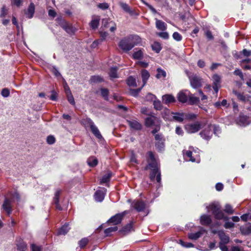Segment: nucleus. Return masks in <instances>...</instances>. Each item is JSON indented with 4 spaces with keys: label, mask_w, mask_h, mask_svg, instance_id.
<instances>
[{
    "label": "nucleus",
    "mask_w": 251,
    "mask_h": 251,
    "mask_svg": "<svg viewBox=\"0 0 251 251\" xmlns=\"http://www.w3.org/2000/svg\"><path fill=\"white\" fill-rule=\"evenodd\" d=\"M146 160L148 164L145 167L144 170L151 169L149 177L151 181H153L155 179L156 176L161 172L159 164L157 163L154 154L152 151H148L147 152Z\"/></svg>",
    "instance_id": "nucleus-1"
},
{
    "label": "nucleus",
    "mask_w": 251,
    "mask_h": 251,
    "mask_svg": "<svg viewBox=\"0 0 251 251\" xmlns=\"http://www.w3.org/2000/svg\"><path fill=\"white\" fill-rule=\"evenodd\" d=\"M141 42V38L137 35L130 34L121 39L119 47L125 52H127Z\"/></svg>",
    "instance_id": "nucleus-2"
},
{
    "label": "nucleus",
    "mask_w": 251,
    "mask_h": 251,
    "mask_svg": "<svg viewBox=\"0 0 251 251\" xmlns=\"http://www.w3.org/2000/svg\"><path fill=\"white\" fill-rule=\"evenodd\" d=\"M207 208L211 211L216 220H224L226 221L228 220V217L226 216L221 210L222 207L219 203H212Z\"/></svg>",
    "instance_id": "nucleus-3"
},
{
    "label": "nucleus",
    "mask_w": 251,
    "mask_h": 251,
    "mask_svg": "<svg viewBox=\"0 0 251 251\" xmlns=\"http://www.w3.org/2000/svg\"><path fill=\"white\" fill-rule=\"evenodd\" d=\"M128 211L125 210L122 213H117L112 216L107 221V224H111L114 226L121 224L124 217L128 213Z\"/></svg>",
    "instance_id": "nucleus-4"
},
{
    "label": "nucleus",
    "mask_w": 251,
    "mask_h": 251,
    "mask_svg": "<svg viewBox=\"0 0 251 251\" xmlns=\"http://www.w3.org/2000/svg\"><path fill=\"white\" fill-rule=\"evenodd\" d=\"M60 26L68 34H75L77 30L76 28L73 26V25L65 20L60 19L58 22Z\"/></svg>",
    "instance_id": "nucleus-5"
},
{
    "label": "nucleus",
    "mask_w": 251,
    "mask_h": 251,
    "mask_svg": "<svg viewBox=\"0 0 251 251\" xmlns=\"http://www.w3.org/2000/svg\"><path fill=\"white\" fill-rule=\"evenodd\" d=\"M191 85L195 89H198L202 86V78L197 75L189 77Z\"/></svg>",
    "instance_id": "nucleus-6"
},
{
    "label": "nucleus",
    "mask_w": 251,
    "mask_h": 251,
    "mask_svg": "<svg viewBox=\"0 0 251 251\" xmlns=\"http://www.w3.org/2000/svg\"><path fill=\"white\" fill-rule=\"evenodd\" d=\"M134 222L133 221H130L129 223L124 226L119 230V233L123 236L126 235L131 231H134L133 227Z\"/></svg>",
    "instance_id": "nucleus-7"
},
{
    "label": "nucleus",
    "mask_w": 251,
    "mask_h": 251,
    "mask_svg": "<svg viewBox=\"0 0 251 251\" xmlns=\"http://www.w3.org/2000/svg\"><path fill=\"white\" fill-rule=\"evenodd\" d=\"M200 135L205 140H209L212 135V125H209L208 126L200 132Z\"/></svg>",
    "instance_id": "nucleus-8"
},
{
    "label": "nucleus",
    "mask_w": 251,
    "mask_h": 251,
    "mask_svg": "<svg viewBox=\"0 0 251 251\" xmlns=\"http://www.w3.org/2000/svg\"><path fill=\"white\" fill-rule=\"evenodd\" d=\"M201 128V124L199 122L193 124L187 125L185 129L189 133H193L198 132Z\"/></svg>",
    "instance_id": "nucleus-9"
},
{
    "label": "nucleus",
    "mask_w": 251,
    "mask_h": 251,
    "mask_svg": "<svg viewBox=\"0 0 251 251\" xmlns=\"http://www.w3.org/2000/svg\"><path fill=\"white\" fill-rule=\"evenodd\" d=\"M213 80L212 83V88L215 93H217L219 88L221 87V77L218 74H214L212 76Z\"/></svg>",
    "instance_id": "nucleus-10"
},
{
    "label": "nucleus",
    "mask_w": 251,
    "mask_h": 251,
    "mask_svg": "<svg viewBox=\"0 0 251 251\" xmlns=\"http://www.w3.org/2000/svg\"><path fill=\"white\" fill-rule=\"evenodd\" d=\"M132 205L134 209L138 212L144 211L146 208L145 202L140 200L134 201L132 203Z\"/></svg>",
    "instance_id": "nucleus-11"
},
{
    "label": "nucleus",
    "mask_w": 251,
    "mask_h": 251,
    "mask_svg": "<svg viewBox=\"0 0 251 251\" xmlns=\"http://www.w3.org/2000/svg\"><path fill=\"white\" fill-rule=\"evenodd\" d=\"M35 13V5L33 2H31L26 9L24 10V13L26 17L28 19H31L33 17Z\"/></svg>",
    "instance_id": "nucleus-12"
},
{
    "label": "nucleus",
    "mask_w": 251,
    "mask_h": 251,
    "mask_svg": "<svg viewBox=\"0 0 251 251\" xmlns=\"http://www.w3.org/2000/svg\"><path fill=\"white\" fill-rule=\"evenodd\" d=\"M232 93L234 95H235L238 100L239 101H241L244 102H247L250 100V99L251 98V96L248 95H244V93H240L238 92L236 90H233Z\"/></svg>",
    "instance_id": "nucleus-13"
},
{
    "label": "nucleus",
    "mask_w": 251,
    "mask_h": 251,
    "mask_svg": "<svg viewBox=\"0 0 251 251\" xmlns=\"http://www.w3.org/2000/svg\"><path fill=\"white\" fill-rule=\"evenodd\" d=\"M212 221L210 215L203 214L200 217V223L201 225L208 226L212 224Z\"/></svg>",
    "instance_id": "nucleus-14"
},
{
    "label": "nucleus",
    "mask_w": 251,
    "mask_h": 251,
    "mask_svg": "<svg viewBox=\"0 0 251 251\" xmlns=\"http://www.w3.org/2000/svg\"><path fill=\"white\" fill-rule=\"evenodd\" d=\"M163 102L165 104H169L176 101V98L172 94H165L162 96Z\"/></svg>",
    "instance_id": "nucleus-15"
},
{
    "label": "nucleus",
    "mask_w": 251,
    "mask_h": 251,
    "mask_svg": "<svg viewBox=\"0 0 251 251\" xmlns=\"http://www.w3.org/2000/svg\"><path fill=\"white\" fill-rule=\"evenodd\" d=\"M2 208L8 215L11 213L12 211L11 201L9 199L6 198L4 200L2 204Z\"/></svg>",
    "instance_id": "nucleus-16"
},
{
    "label": "nucleus",
    "mask_w": 251,
    "mask_h": 251,
    "mask_svg": "<svg viewBox=\"0 0 251 251\" xmlns=\"http://www.w3.org/2000/svg\"><path fill=\"white\" fill-rule=\"evenodd\" d=\"M127 122L131 128L135 130H140L142 128V125L136 120H128Z\"/></svg>",
    "instance_id": "nucleus-17"
},
{
    "label": "nucleus",
    "mask_w": 251,
    "mask_h": 251,
    "mask_svg": "<svg viewBox=\"0 0 251 251\" xmlns=\"http://www.w3.org/2000/svg\"><path fill=\"white\" fill-rule=\"evenodd\" d=\"M69 224L67 223H66L64 225H63L61 227H60L57 232V235H64L66 234L70 228L69 227Z\"/></svg>",
    "instance_id": "nucleus-18"
},
{
    "label": "nucleus",
    "mask_w": 251,
    "mask_h": 251,
    "mask_svg": "<svg viewBox=\"0 0 251 251\" xmlns=\"http://www.w3.org/2000/svg\"><path fill=\"white\" fill-rule=\"evenodd\" d=\"M105 194L101 191L98 190L94 194V199L97 202H101L104 199Z\"/></svg>",
    "instance_id": "nucleus-19"
},
{
    "label": "nucleus",
    "mask_w": 251,
    "mask_h": 251,
    "mask_svg": "<svg viewBox=\"0 0 251 251\" xmlns=\"http://www.w3.org/2000/svg\"><path fill=\"white\" fill-rule=\"evenodd\" d=\"M219 238L221 241L219 243L227 244L229 242V237L223 231H220L219 233Z\"/></svg>",
    "instance_id": "nucleus-20"
},
{
    "label": "nucleus",
    "mask_w": 251,
    "mask_h": 251,
    "mask_svg": "<svg viewBox=\"0 0 251 251\" xmlns=\"http://www.w3.org/2000/svg\"><path fill=\"white\" fill-rule=\"evenodd\" d=\"M16 246L17 249L20 251H25L27 248V244L25 242L23 239H19L16 240Z\"/></svg>",
    "instance_id": "nucleus-21"
},
{
    "label": "nucleus",
    "mask_w": 251,
    "mask_h": 251,
    "mask_svg": "<svg viewBox=\"0 0 251 251\" xmlns=\"http://www.w3.org/2000/svg\"><path fill=\"white\" fill-rule=\"evenodd\" d=\"M112 176V173L110 171H108L107 173L104 175L100 180V184L108 183Z\"/></svg>",
    "instance_id": "nucleus-22"
},
{
    "label": "nucleus",
    "mask_w": 251,
    "mask_h": 251,
    "mask_svg": "<svg viewBox=\"0 0 251 251\" xmlns=\"http://www.w3.org/2000/svg\"><path fill=\"white\" fill-rule=\"evenodd\" d=\"M150 117H147L145 120V125L146 127H151L154 125L155 117L151 114Z\"/></svg>",
    "instance_id": "nucleus-23"
},
{
    "label": "nucleus",
    "mask_w": 251,
    "mask_h": 251,
    "mask_svg": "<svg viewBox=\"0 0 251 251\" xmlns=\"http://www.w3.org/2000/svg\"><path fill=\"white\" fill-rule=\"evenodd\" d=\"M141 76L143 82V86H144L150 76V74L147 70H142L141 71Z\"/></svg>",
    "instance_id": "nucleus-24"
},
{
    "label": "nucleus",
    "mask_w": 251,
    "mask_h": 251,
    "mask_svg": "<svg viewBox=\"0 0 251 251\" xmlns=\"http://www.w3.org/2000/svg\"><path fill=\"white\" fill-rule=\"evenodd\" d=\"M178 100L182 103H186L188 100V97L183 91H180L177 95Z\"/></svg>",
    "instance_id": "nucleus-25"
},
{
    "label": "nucleus",
    "mask_w": 251,
    "mask_h": 251,
    "mask_svg": "<svg viewBox=\"0 0 251 251\" xmlns=\"http://www.w3.org/2000/svg\"><path fill=\"white\" fill-rule=\"evenodd\" d=\"M172 114L174 115L173 116V119L178 122H182L184 120V114L183 113L179 112H172Z\"/></svg>",
    "instance_id": "nucleus-26"
},
{
    "label": "nucleus",
    "mask_w": 251,
    "mask_h": 251,
    "mask_svg": "<svg viewBox=\"0 0 251 251\" xmlns=\"http://www.w3.org/2000/svg\"><path fill=\"white\" fill-rule=\"evenodd\" d=\"M155 25L159 30L164 31L167 29L166 24L160 20L156 19Z\"/></svg>",
    "instance_id": "nucleus-27"
},
{
    "label": "nucleus",
    "mask_w": 251,
    "mask_h": 251,
    "mask_svg": "<svg viewBox=\"0 0 251 251\" xmlns=\"http://www.w3.org/2000/svg\"><path fill=\"white\" fill-rule=\"evenodd\" d=\"M90 129L92 133L97 138L100 140L103 139L102 136L101 135L100 131L95 125H94L91 127Z\"/></svg>",
    "instance_id": "nucleus-28"
},
{
    "label": "nucleus",
    "mask_w": 251,
    "mask_h": 251,
    "mask_svg": "<svg viewBox=\"0 0 251 251\" xmlns=\"http://www.w3.org/2000/svg\"><path fill=\"white\" fill-rule=\"evenodd\" d=\"M165 140L156 141L155 143V147L158 152H162L165 149Z\"/></svg>",
    "instance_id": "nucleus-29"
},
{
    "label": "nucleus",
    "mask_w": 251,
    "mask_h": 251,
    "mask_svg": "<svg viewBox=\"0 0 251 251\" xmlns=\"http://www.w3.org/2000/svg\"><path fill=\"white\" fill-rule=\"evenodd\" d=\"M100 17L97 16L96 18L91 20L90 23V26L92 29L95 30L97 29L100 25Z\"/></svg>",
    "instance_id": "nucleus-30"
},
{
    "label": "nucleus",
    "mask_w": 251,
    "mask_h": 251,
    "mask_svg": "<svg viewBox=\"0 0 251 251\" xmlns=\"http://www.w3.org/2000/svg\"><path fill=\"white\" fill-rule=\"evenodd\" d=\"M87 162L90 167H95L98 164V160L95 156H91L88 158Z\"/></svg>",
    "instance_id": "nucleus-31"
},
{
    "label": "nucleus",
    "mask_w": 251,
    "mask_h": 251,
    "mask_svg": "<svg viewBox=\"0 0 251 251\" xmlns=\"http://www.w3.org/2000/svg\"><path fill=\"white\" fill-rule=\"evenodd\" d=\"M249 226L240 227V231L243 235H247L251 234V224L249 223Z\"/></svg>",
    "instance_id": "nucleus-32"
},
{
    "label": "nucleus",
    "mask_w": 251,
    "mask_h": 251,
    "mask_svg": "<svg viewBox=\"0 0 251 251\" xmlns=\"http://www.w3.org/2000/svg\"><path fill=\"white\" fill-rule=\"evenodd\" d=\"M118 68L117 67H111L110 69L109 75L111 78H116L118 77L117 72Z\"/></svg>",
    "instance_id": "nucleus-33"
},
{
    "label": "nucleus",
    "mask_w": 251,
    "mask_h": 251,
    "mask_svg": "<svg viewBox=\"0 0 251 251\" xmlns=\"http://www.w3.org/2000/svg\"><path fill=\"white\" fill-rule=\"evenodd\" d=\"M100 95L104 99V100L108 101L109 100L108 96L109 94V91L107 88H101Z\"/></svg>",
    "instance_id": "nucleus-34"
},
{
    "label": "nucleus",
    "mask_w": 251,
    "mask_h": 251,
    "mask_svg": "<svg viewBox=\"0 0 251 251\" xmlns=\"http://www.w3.org/2000/svg\"><path fill=\"white\" fill-rule=\"evenodd\" d=\"M104 81L103 78L100 75H92L91 76L90 82L91 83H96Z\"/></svg>",
    "instance_id": "nucleus-35"
},
{
    "label": "nucleus",
    "mask_w": 251,
    "mask_h": 251,
    "mask_svg": "<svg viewBox=\"0 0 251 251\" xmlns=\"http://www.w3.org/2000/svg\"><path fill=\"white\" fill-rule=\"evenodd\" d=\"M143 49H140L134 52L132 54V58L134 59L141 60L143 58Z\"/></svg>",
    "instance_id": "nucleus-36"
},
{
    "label": "nucleus",
    "mask_w": 251,
    "mask_h": 251,
    "mask_svg": "<svg viewBox=\"0 0 251 251\" xmlns=\"http://www.w3.org/2000/svg\"><path fill=\"white\" fill-rule=\"evenodd\" d=\"M202 234V232L201 231H199L195 233H190L188 235V237L191 240H197L199 238Z\"/></svg>",
    "instance_id": "nucleus-37"
},
{
    "label": "nucleus",
    "mask_w": 251,
    "mask_h": 251,
    "mask_svg": "<svg viewBox=\"0 0 251 251\" xmlns=\"http://www.w3.org/2000/svg\"><path fill=\"white\" fill-rule=\"evenodd\" d=\"M152 50L156 53H158L160 52L162 49L161 44L158 42H154L151 45Z\"/></svg>",
    "instance_id": "nucleus-38"
},
{
    "label": "nucleus",
    "mask_w": 251,
    "mask_h": 251,
    "mask_svg": "<svg viewBox=\"0 0 251 251\" xmlns=\"http://www.w3.org/2000/svg\"><path fill=\"white\" fill-rule=\"evenodd\" d=\"M126 84L129 86L136 87L137 84L136 82V79L132 76H129L126 79Z\"/></svg>",
    "instance_id": "nucleus-39"
},
{
    "label": "nucleus",
    "mask_w": 251,
    "mask_h": 251,
    "mask_svg": "<svg viewBox=\"0 0 251 251\" xmlns=\"http://www.w3.org/2000/svg\"><path fill=\"white\" fill-rule=\"evenodd\" d=\"M157 71V74L155 75V77L159 79L161 77L165 78L166 76V72L162 69L161 68H158L156 70Z\"/></svg>",
    "instance_id": "nucleus-40"
},
{
    "label": "nucleus",
    "mask_w": 251,
    "mask_h": 251,
    "mask_svg": "<svg viewBox=\"0 0 251 251\" xmlns=\"http://www.w3.org/2000/svg\"><path fill=\"white\" fill-rule=\"evenodd\" d=\"M118 230V227L117 226H115L113 227H108L106 228L104 230V233L105 234V236H109L111 235V233L112 232L116 231Z\"/></svg>",
    "instance_id": "nucleus-41"
},
{
    "label": "nucleus",
    "mask_w": 251,
    "mask_h": 251,
    "mask_svg": "<svg viewBox=\"0 0 251 251\" xmlns=\"http://www.w3.org/2000/svg\"><path fill=\"white\" fill-rule=\"evenodd\" d=\"M82 124L84 126L89 125L90 128L95 125L93 121L89 117H86L85 119H83L82 120Z\"/></svg>",
    "instance_id": "nucleus-42"
},
{
    "label": "nucleus",
    "mask_w": 251,
    "mask_h": 251,
    "mask_svg": "<svg viewBox=\"0 0 251 251\" xmlns=\"http://www.w3.org/2000/svg\"><path fill=\"white\" fill-rule=\"evenodd\" d=\"M67 87H68V92L69 93V94L67 95L68 101L69 102V103L71 104H72L73 105H75V101L74 97L71 92L69 87L67 86Z\"/></svg>",
    "instance_id": "nucleus-43"
},
{
    "label": "nucleus",
    "mask_w": 251,
    "mask_h": 251,
    "mask_svg": "<svg viewBox=\"0 0 251 251\" xmlns=\"http://www.w3.org/2000/svg\"><path fill=\"white\" fill-rule=\"evenodd\" d=\"M143 87L144 86H143V85H142L141 87L138 88L137 89H130V95L133 97H138L139 93L140 92V91H141V90Z\"/></svg>",
    "instance_id": "nucleus-44"
},
{
    "label": "nucleus",
    "mask_w": 251,
    "mask_h": 251,
    "mask_svg": "<svg viewBox=\"0 0 251 251\" xmlns=\"http://www.w3.org/2000/svg\"><path fill=\"white\" fill-rule=\"evenodd\" d=\"M248 117L244 115H240L238 118V122L242 125L248 124Z\"/></svg>",
    "instance_id": "nucleus-45"
},
{
    "label": "nucleus",
    "mask_w": 251,
    "mask_h": 251,
    "mask_svg": "<svg viewBox=\"0 0 251 251\" xmlns=\"http://www.w3.org/2000/svg\"><path fill=\"white\" fill-rule=\"evenodd\" d=\"M61 193H62V191L61 190H57L55 192L53 199L54 204L59 202L60 196Z\"/></svg>",
    "instance_id": "nucleus-46"
},
{
    "label": "nucleus",
    "mask_w": 251,
    "mask_h": 251,
    "mask_svg": "<svg viewBox=\"0 0 251 251\" xmlns=\"http://www.w3.org/2000/svg\"><path fill=\"white\" fill-rule=\"evenodd\" d=\"M153 104L155 109L157 110H161L162 109L163 105L159 100H155L153 101Z\"/></svg>",
    "instance_id": "nucleus-47"
},
{
    "label": "nucleus",
    "mask_w": 251,
    "mask_h": 251,
    "mask_svg": "<svg viewBox=\"0 0 251 251\" xmlns=\"http://www.w3.org/2000/svg\"><path fill=\"white\" fill-rule=\"evenodd\" d=\"M88 243V240L87 238L81 239L78 242V245L81 249L84 248Z\"/></svg>",
    "instance_id": "nucleus-48"
},
{
    "label": "nucleus",
    "mask_w": 251,
    "mask_h": 251,
    "mask_svg": "<svg viewBox=\"0 0 251 251\" xmlns=\"http://www.w3.org/2000/svg\"><path fill=\"white\" fill-rule=\"evenodd\" d=\"M224 211L229 214H232L234 213V210L233 209L232 206L229 204H226Z\"/></svg>",
    "instance_id": "nucleus-49"
},
{
    "label": "nucleus",
    "mask_w": 251,
    "mask_h": 251,
    "mask_svg": "<svg viewBox=\"0 0 251 251\" xmlns=\"http://www.w3.org/2000/svg\"><path fill=\"white\" fill-rule=\"evenodd\" d=\"M184 154L189 159V160L193 162H195L196 161V159L192 156V151H190V150H188V151H186L185 153L184 152Z\"/></svg>",
    "instance_id": "nucleus-50"
},
{
    "label": "nucleus",
    "mask_w": 251,
    "mask_h": 251,
    "mask_svg": "<svg viewBox=\"0 0 251 251\" xmlns=\"http://www.w3.org/2000/svg\"><path fill=\"white\" fill-rule=\"evenodd\" d=\"M200 101L199 98L196 97L190 96L189 98V104L193 105Z\"/></svg>",
    "instance_id": "nucleus-51"
},
{
    "label": "nucleus",
    "mask_w": 251,
    "mask_h": 251,
    "mask_svg": "<svg viewBox=\"0 0 251 251\" xmlns=\"http://www.w3.org/2000/svg\"><path fill=\"white\" fill-rule=\"evenodd\" d=\"M172 36L173 39L177 42L180 41L182 39L181 35L176 31L173 33Z\"/></svg>",
    "instance_id": "nucleus-52"
},
{
    "label": "nucleus",
    "mask_w": 251,
    "mask_h": 251,
    "mask_svg": "<svg viewBox=\"0 0 251 251\" xmlns=\"http://www.w3.org/2000/svg\"><path fill=\"white\" fill-rule=\"evenodd\" d=\"M0 18H4L8 13V10L6 9L5 5H3L0 10Z\"/></svg>",
    "instance_id": "nucleus-53"
},
{
    "label": "nucleus",
    "mask_w": 251,
    "mask_h": 251,
    "mask_svg": "<svg viewBox=\"0 0 251 251\" xmlns=\"http://www.w3.org/2000/svg\"><path fill=\"white\" fill-rule=\"evenodd\" d=\"M55 138L53 135H49L47 138V142L49 145H52L55 142Z\"/></svg>",
    "instance_id": "nucleus-54"
},
{
    "label": "nucleus",
    "mask_w": 251,
    "mask_h": 251,
    "mask_svg": "<svg viewBox=\"0 0 251 251\" xmlns=\"http://www.w3.org/2000/svg\"><path fill=\"white\" fill-rule=\"evenodd\" d=\"M179 242L182 246L185 247L186 248H191L194 247V245L192 243L185 242L182 240H179Z\"/></svg>",
    "instance_id": "nucleus-55"
},
{
    "label": "nucleus",
    "mask_w": 251,
    "mask_h": 251,
    "mask_svg": "<svg viewBox=\"0 0 251 251\" xmlns=\"http://www.w3.org/2000/svg\"><path fill=\"white\" fill-rule=\"evenodd\" d=\"M109 4L106 2L100 3L98 5V7L102 10L107 9L109 8Z\"/></svg>",
    "instance_id": "nucleus-56"
},
{
    "label": "nucleus",
    "mask_w": 251,
    "mask_h": 251,
    "mask_svg": "<svg viewBox=\"0 0 251 251\" xmlns=\"http://www.w3.org/2000/svg\"><path fill=\"white\" fill-rule=\"evenodd\" d=\"M1 94L4 98L8 97L10 95V91L8 88H3L1 90Z\"/></svg>",
    "instance_id": "nucleus-57"
},
{
    "label": "nucleus",
    "mask_w": 251,
    "mask_h": 251,
    "mask_svg": "<svg viewBox=\"0 0 251 251\" xmlns=\"http://www.w3.org/2000/svg\"><path fill=\"white\" fill-rule=\"evenodd\" d=\"M233 74L239 76L241 79L244 80V75L241 70L238 69H236L234 71Z\"/></svg>",
    "instance_id": "nucleus-58"
},
{
    "label": "nucleus",
    "mask_w": 251,
    "mask_h": 251,
    "mask_svg": "<svg viewBox=\"0 0 251 251\" xmlns=\"http://www.w3.org/2000/svg\"><path fill=\"white\" fill-rule=\"evenodd\" d=\"M205 35L209 40H212L214 39V36L212 35L211 31L209 30H206L205 31Z\"/></svg>",
    "instance_id": "nucleus-59"
},
{
    "label": "nucleus",
    "mask_w": 251,
    "mask_h": 251,
    "mask_svg": "<svg viewBox=\"0 0 251 251\" xmlns=\"http://www.w3.org/2000/svg\"><path fill=\"white\" fill-rule=\"evenodd\" d=\"M51 92V95L50 97V99L51 100L56 101L58 97L57 93L54 90H52Z\"/></svg>",
    "instance_id": "nucleus-60"
},
{
    "label": "nucleus",
    "mask_w": 251,
    "mask_h": 251,
    "mask_svg": "<svg viewBox=\"0 0 251 251\" xmlns=\"http://www.w3.org/2000/svg\"><path fill=\"white\" fill-rule=\"evenodd\" d=\"M100 38L99 39V40H100L101 42H102L105 40L106 37L108 36V33L107 32L100 31Z\"/></svg>",
    "instance_id": "nucleus-61"
},
{
    "label": "nucleus",
    "mask_w": 251,
    "mask_h": 251,
    "mask_svg": "<svg viewBox=\"0 0 251 251\" xmlns=\"http://www.w3.org/2000/svg\"><path fill=\"white\" fill-rule=\"evenodd\" d=\"M157 35L161 38L164 39H169V34L167 32H161L157 33Z\"/></svg>",
    "instance_id": "nucleus-62"
},
{
    "label": "nucleus",
    "mask_w": 251,
    "mask_h": 251,
    "mask_svg": "<svg viewBox=\"0 0 251 251\" xmlns=\"http://www.w3.org/2000/svg\"><path fill=\"white\" fill-rule=\"evenodd\" d=\"M240 54H242V56L249 57L251 55V51L248 50L247 49H243L240 51Z\"/></svg>",
    "instance_id": "nucleus-63"
},
{
    "label": "nucleus",
    "mask_w": 251,
    "mask_h": 251,
    "mask_svg": "<svg viewBox=\"0 0 251 251\" xmlns=\"http://www.w3.org/2000/svg\"><path fill=\"white\" fill-rule=\"evenodd\" d=\"M32 251H41L42 249L40 247L37 246L35 244H33L31 246Z\"/></svg>",
    "instance_id": "nucleus-64"
}]
</instances>
